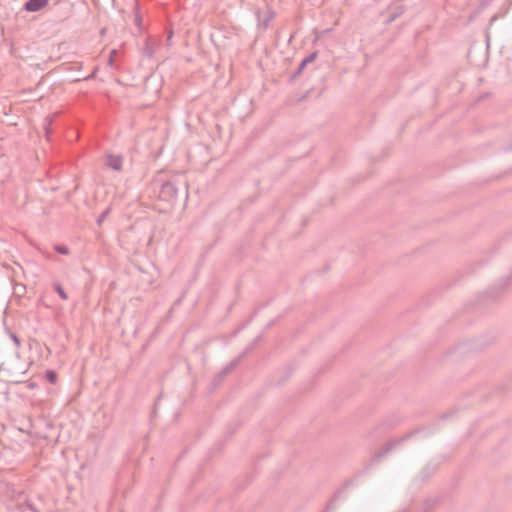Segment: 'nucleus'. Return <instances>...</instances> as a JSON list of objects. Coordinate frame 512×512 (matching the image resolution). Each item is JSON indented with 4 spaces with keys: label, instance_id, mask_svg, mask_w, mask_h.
Segmentation results:
<instances>
[{
    "label": "nucleus",
    "instance_id": "21",
    "mask_svg": "<svg viewBox=\"0 0 512 512\" xmlns=\"http://www.w3.org/2000/svg\"><path fill=\"white\" fill-rule=\"evenodd\" d=\"M351 483H352V481H350V480H349V481H346V483H345V487L349 486Z\"/></svg>",
    "mask_w": 512,
    "mask_h": 512
},
{
    "label": "nucleus",
    "instance_id": "19",
    "mask_svg": "<svg viewBox=\"0 0 512 512\" xmlns=\"http://www.w3.org/2000/svg\"><path fill=\"white\" fill-rule=\"evenodd\" d=\"M26 505H27V507H28L30 510H33V511H34V507H33V505H32V504L27 503Z\"/></svg>",
    "mask_w": 512,
    "mask_h": 512
},
{
    "label": "nucleus",
    "instance_id": "14",
    "mask_svg": "<svg viewBox=\"0 0 512 512\" xmlns=\"http://www.w3.org/2000/svg\"><path fill=\"white\" fill-rule=\"evenodd\" d=\"M272 19V15H268L263 21H262V25L264 28H267L268 25H269V22L271 21Z\"/></svg>",
    "mask_w": 512,
    "mask_h": 512
},
{
    "label": "nucleus",
    "instance_id": "18",
    "mask_svg": "<svg viewBox=\"0 0 512 512\" xmlns=\"http://www.w3.org/2000/svg\"><path fill=\"white\" fill-rule=\"evenodd\" d=\"M497 19H498V15L497 14L492 16L491 19H490L489 25H492Z\"/></svg>",
    "mask_w": 512,
    "mask_h": 512
},
{
    "label": "nucleus",
    "instance_id": "15",
    "mask_svg": "<svg viewBox=\"0 0 512 512\" xmlns=\"http://www.w3.org/2000/svg\"><path fill=\"white\" fill-rule=\"evenodd\" d=\"M492 1H493V0H480V7H481V8H485V7H487L488 5H490Z\"/></svg>",
    "mask_w": 512,
    "mask_h": 512
},
{
    "label": "nucleus",
    "instance_id": "6",
    "mask_svg": "<svg viewBox=\"0 0 512 512\" xmlns=\"http://www.w3.org/2000/svg\"><path fill=\"white\" fill-rule=\"evenodd\" d=\"M238 359L231 361L216 377V381L220 382L224 377L231 372L238 364Z\"/></svg>",
    "mask_w": 512,
    "mask_h": 512
},
{
    "label": "nucleus",
    "instance_id": "3",
    "mask_svg": "<svg viewBox=\"0 0 512 512\" xmlns=\"http://www.w3.org/2000/svg\"><path fill=\"white\" fill-rule=\"evenodd\" d=\"M105 166L113 171L120 172L123 166V157L121 155H115L107 153L105 155Z\"/></svg>",
    "mask_w": 512,
    "mask_h": 512
},
{
    "label": "nucleus",
    "instance_id": "2",
    "mask_svg": "<svg viewBox=\"0 0 512 512\" xmlns=\"http://www.w3.org/2000/svg\"><path fill=\"white\" fill-rule=\"evenodd\" d=\"M415 432H413L414 434ZM412 435L411 434H407L404 438H400V439H394V440H391L389 441L378 453H376L373 457V461L374 462H380V460L386 455L388 454L393 448H395L398 444H400L401 442H403L404 440H406L407 438H409L410 436Z\"/></svg>",
    "mask_w": 512,
    "mask_h": 512
},
{
    "label": "nucleus",
    "instance_id": "9",
    "mask_svg": "<svg viewBox=\"0 0 512 512\" xmlns=\"http://www.w3.org/2000/svg\"><path fill=\"white\" fill-rule=\"evenodd\" d=\"M54 290L57 292L61 299L67 300V293L64 291L63 287L59 283L54 284Z\"/></svg>",
    "mask_w": 512,
    "mask_h": 512
},
{
    "label": "nucleus",
    "instance_id": "7",
    "mask_svg": "<svg viewBox=\"0 0 512 512\" xmlns=\"http://www.w3.org/2000/svg\"><path fill=\"white\" fill-rule=\"evenodd\" d=\"M341 493H342V490H338V491L335 492L333 499L328 502V504L325 507L324 512H334L335 507H336L335 499L338 498Z\"/></svg>",
    "mask_w": 512,
    "mask_h": 512
},
{
    "label": "nucleus",
    "instance_id": "17",
    "mask_svg": "<svg viewBox=\"0 0 512 512\" xmlns=\"http://www.w3.org/2000/svg\"><path fill=\"white\" fill-rule=\"evenodd\" d=\"M117 53L116 50H112L111 53H110V58H109V64H112L113 61H114V55Z\"/></svg>",
    "mask_w": 512,
    "mask_h": 512
},
{
    "label": "nucleus",
    "instance_id": "12",
    "mask_svg": "<svg viewBox=\"0 0 512 512\" xmlns=\"http://www.w3.org/2000/svg\"><path fill=\"white\" fill-rule=\"evenodd\" d=\"M98 71V67H94L93 71L91 72V74L83 77V78H78L76 79V81H81V80H84V81H87V80H91V79H94L96 77V73Z\"/></svg>",
    "mask_w": 512,
    "mask_h": 512
},
{
    "label": "nucleus",
    "instance_id": "10",
    "mask_svg": "<svg viewBox=\"0 0 512 512\" xmlns=\"http://www.w3.org/2000/svg\"><path fill=\"white\" fill-rule=\"evenodd\" d=\"M110 213V208H107L106 210H104L97 218L96 222H97V225L98 226H101L102 223L104 222V220L107 218V216L109 215Z\"/></svg>",
    "mask_w": 512,
    "mask_h": 512
},
{
    "label": "nucleus",
    "instance_id": "16",
    "mask_svg": "<svg viewBox=\"0 0 512 512\" xmlns=\"http://www.w3.org/2000/svg\"><path fill=\"white\" fill-rule=\"evenodd\" d=\"M180 184H181V187L184 189L185 199H187L188 198V186H187L186 182H182Z\"/></svg>",
    "mask_w": 512,
    "mask_h": 512
},
{
    "label": "nucleus",
    "instance_id": "11",
    "mask_svg": "<svg viewBox=\"0 0 512 512\" xmlns=\"http://www.w3.org/2000/svg\"><path fill=\"white\" fill-rule=\"evenodd\" d=\"M54 249L59 254H62V255H68L69 254V249L65 245H60V244L55 245Z\"/></svg>",
    "mask_w": 512,
    "mask_h": 512
},
{
    "label": "nucleus",
    "instance_id": "5",
    "mask_svg": "<svg viewBox=\"0 0 512 512\" xmlns=\"http://www.w3.org/2000/svg\"><path fill=\"white\" fill-rule=\"evenodd\" d=\"M318 56V52L317 51H314L312 53H310L309 55H307L299 64L298 68L296 69V71L292 74L291 78L292 79H295L297 78L301 73L302 71L304 70V68L312 63Z\"/></svg>",
    "mask_w": 512,
    "mask_h": 512
},
{
    "label": "nucleus",
    "instance_id": "8",
    "mask_svg": "<svg viewBox=\"0 0 512 512\" xmlns=\"http://www.w3.org/2000/svg\"><path fill=\"white\" fill-rule=\"evenodd\" d=\"M57 378H58V375H57L56 371L46 370L45 379L47 380V382H49L50 384H55L57 382Z\"/></svg>",
    "mask_w": 512,
    "mask_h": 512
},
{
    "label": "nucleus",
    "instance_id": "13",
    "mask_svg": "<svg viewBox=\"0 0 512 512\" xmlns=\"http://www.w3.org/2000/svg\"><path fill=\"white\" fill-rule=\"evenodd\" d=\"M10 337L13 340V342L15 343L16 347L17 348L20 347V340H19V338L14 333H11Z\"/></svg>",
    "mask_w": 512,
    "mask_h": 512
},
{
    "label": "nucleus",
    "instance_id": "1",
    "mask_svg": "<svg viewBox=\"0 0 512 512\" xmlns=\"http://www.w3.org/2000/svg\"><path fill=\"white\" fill-rule=\"evenodd\" d=\"M179 187L176 181L164 182L159 191V198L166 202H174L178 197Z\"/></svg>",
    "mask_w": 512,
    "mask_h": 512
},
{
    "label": "nucleus",
    "instance_id": "20",
    "mask_svg": "<svg viewBox=\"0 0 512 512\" xmlns=\"http://www.w3.org/2000/svg\"><path fill=\"white\" fill-rule=\"evenodd\" d=\"M140 21H141V19L137 16L136 19H135L136 24H139Z\"/></svg>",
    "mask_w": 512,
    "mask_h": 512
},
{
    "label": "nucleus",
    "instance_id": "22",
    "mask_svg": "<svg viewBox=\"0 0 512 512\" xmlns=\"http://www.w3.org/2000/svg\"><path fill=\"white\" fill-rule=\"evenodd\" d=\"M172 32L169 33L168 38L170 39L172 37Z\"/></svg>",
    "mask_w": 512,
    "mask_h": 512
},
{
    "label": "nucleus",
    "instance_id": "4",
    "mask_svg": "<svg viewBox=\"0 0 512 512\" xmlns=\"http://www.w3.org/2000/svg\"><path fill=\"white\" fill-rule=\"evenodd\" d=\"M49 0H27L24 4V10L27 12H38L46 7Z\"/></svg>",
    "mask_w": 512,
    "mask_h": 512
}]
</instances>
